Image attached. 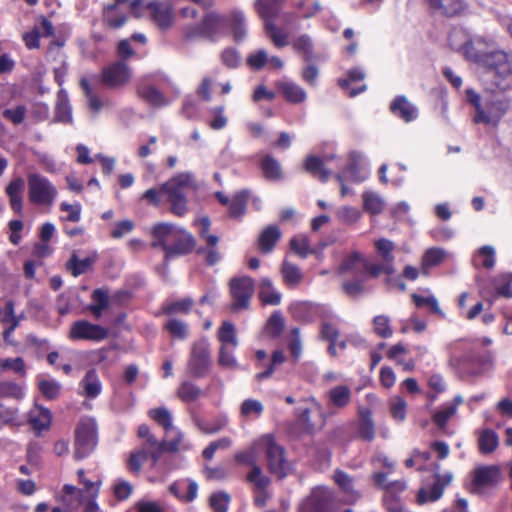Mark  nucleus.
<instances>
[{"mask_svg": "<svg viewBox=\"0 0 512 512\" xmlns=\"http://www.w3.org/2000/svg\"><path fill=\"white\" fill-rule=\"evenodd\" d=\"M194 421L199 430L205 434H216L222 431L229 422L228 417L225 415L216 417L211 423L199 418H195Z\"/></svg>", "mask_w": 512, "mask_h": 512, "instance_id": "nucleus-35", "label": "nucleus"}, {"mask_svg": "<svg viewBox=\"0 0 512 512\" xmlns=\"http://www.w3.org/2000/svg\"><path fill=\"white\" fill-rule=\"evenodd\" d=\"M181 227H178L171 223H159L155 225L152 229V235L154 237V241L152 242V247L154 248H162L164 252L167 247L174 242L175 237L179 233Z\"/></svg>", "mask_w": 512, "mask_h": 512, "instance_id": "nucleus-17", "label": "nucleus"}, {"mask_svg": "<svg viewBox=\"0 0 512 512\" xmlns=\"http://www.w3.org/2000/svg\"><path fill=\"white\" fill-rule=\"evenodd\" d=\"M293 47L296 51L303 53L305 61H310L313 58V42L309 35L303 34L295 39Z\"/></svg>", "mask_w": 512, "mask_h": 512, "instance_id": "nucleus-53", "label": "nucleus"}, {"mask_svg": "<svg viewBox=\"0 0 512 512\" xmlns=\"http://www.w3.org/2000/svg\"><path fill=\"white\" fill-rule=\"evenodd\" d=\"M510 107L511 99L507 95L503 93L487 94L484 98L483 110H480L479 114H475L473 121L496 126Z\"/></svg>", "mask_w": 512, "mask_h": 512, "instance_id": "nucleus-4", "label": "nucleus"}, {"mask_svg": "<svg viewBox=\"0 0 512 512\" xmlns=\"http://www.w3.org/2000/svg\"><path fill=\"white\" fill-rule=\"evenodd\" d=\"M449 44L461 50L467 60L486 69L494 87L501 91L512 88V56L499 49L492 39L483 36L466 39L463 30L455 29L449 35Z\"/></svg>", "mask_w": 512, "mask_h": 512, "instance_id": "nucleus-1", "label": "nucleus"}, {"mask_svg": "<svg viewBox=\"0 0 512 512\" xmlns=\"http://www.w3.org/2000/svg\"><path fill=\"white\" fill-rule=\"evenodd\" d=\"M230 292L233 298L232 311L247 309L254 293V281L251 277L243 276L230 280Z\"/></svg>", "mask_w": 512, "mask_h": 512, "instance_id": "nucleus-9", "label": "nucleus"}, {"mask_svg": "<svg viewBox=\"0 0 512 512\" xmlns=\"http://www.w3.org/2000/svg\"><path fill=\"white\" fill-rule=\"evenodd\" d=\"M260 451V445H258L257 440L248 450L235 455L237 462L251 467V471L247 475V480L253 484L255 488H263L269 486L271 483L270 478L264 475L262 469L257 464V454Z\"/></svg>", "mask_w": 512, "mask_h": 512, "instance_id": "nucleus-6", "label": "nucleus"}, {"mask_svg": "<svg viewBox=\"0 0 512 512\" xmlns=\"http://www.w3.org/2000/svg\"><path fill=\"white\" fill-rule=\"evenodd\" d=\"M29 200L39 205H51L57 194L50 181L36 173L28 175Z\"/></svg>", "mask_w": 512, "mask_h": 512, "instance_id": "nucleus-7", "label": "nucleus"}, {"mask_svg": "<svg viewBox=\"0 0 512 512\" xmlns=\"http://www.w3.org/2000/svg\"><path fill=\"white\" fill-rule=\"evenodd\" d=\"M169 334L179 340H185L189 334L188 324L176 318L169 319L165 325Z\"/></svg>", "mask_w": 512, "mask_h": 512, "instance_id": "nucleus-43", "label": "nucleus"}, {"mask_svg": "<svg viewBox=\"0 0 512 512\" xmlns=\"http://www.w3.org/2000/svg\"><path fill=\"white\" fill-rule=\"evenodd\" d=\"M332 492L325 487H317L301 505L299 512H332Z\"/></svg>", "mask_w": 512, "mask_h": 512, "instance_id": "nucleus-10", "label": "nucleus"}, {"mask_svg": "<svg viewBox=\"0 0 512 512\" xmlns=\"http://www.w3.org/2000/svg\"><path fill=\"white\" fill-rule=\"evenodd\" d=\"M281 274L283 276L285 283L288 284L289 286L298 285L302 279V274H301L300 269L296 265H294L286 260L283 261V263H282Z\"/></svg>", "mask_w": 512, "mask_h": 512, "instance_id": "nucleus-44", "label": "nucleus"}, {"mask_svg": "<svg viewBox=\"0 0 512 512\" xmlns=\"http://www.w3.org/2000/svg\"><path fill=\"white\" fill-rule=\"evenodd\" d=\"M392 114L405 122H412L418 117V109L405 96H397L390 104Z\"/></svg>", "mask_w": 512, "mask_h": 512, "instance_id": "nucleus-19", "label": "nucleus"}, {"mask_svg": "<svg viewBox=\"0 0 512 512\" xmlns=\"http://www.w3.org/2000/svg\"><path fill=\"white\" fill-rule=\"evenodd\" d=\"M499 468L497 466H484L474 470L471 491L481 493L482 489L493 487L499 480Z\"/></svg>", "mask_w": 512, "mask_h": 512, "instance_id": "nucleus-14", "label": "nucleus"}, {"mask_svg": "<svg viewBox=\"0 0 512 512\" xmlns=\"http://www.w3.org/2000/svg\"><path fill=\"white\" fill-rule=\"evenodd\" d=\"M210 366L209 344L206 340H200L192 347L189 367L194 377L205 375Z\"/></svg>", "mask_w": 512, "mask_h": 512, "instance_id": "nucleus-11", "label": "nucleus"}, {"mask_svg": "<svg viewBox=\"0 0 512 512\" xmlns=\"http://www.w3.org/2000/svg\"><path fill=\"white\" fill-rule=\"evenodd\" d=\"M261 169L265 178L270 181H279L283 178L280 162L270 155L263 157Z\"/></svg>", "mask_w": 512, "mask_h": 512, "instance_id": "nucleus-27", "label": "nucleus"}, {"mask_svg": "<svg viewBox=\"0 0 512 512\" xmlns=\"http://www.w3.org/2000/svg\"><path fill=\"white\" fill-rule=\"evenodd\" d=\"M131 78L129 67L122 61H117L103 70L102 81L110 88L126 85Z\"/></svg>", "mask_w": 512, "mask_h": 512, "instance_id": "nucleus-12", "label": "nucleus"}, {"mask_svg": "<svg viewBox=\"0 0 512 512\" xmlns=\"http://www.w3.org/2000/svg\"><path fill=\"white\" fill-rule=\"evenodd\" d=\"M196 246V240L194 236L181 228L179 233L174 239V242L167 247L165 251V259H169L174 256H181L191 253Z\"/></svg>", "mask_w": 512, "mask_h": 512, "instance_id": "nucleus-16", "label": "nucleus"}, {"mask_svg": "<svg viewBox=\"0 0 512 512\" xmlns=\"http://www.w3.org/2000/svg\"><path fill=\"white\" fill-rule=\"evenodd\" d=\"M363 208L366 212L376 215L382 212L384 207L383 199L376 193L366 191L362 195Z\"/></svg>", "mask_w": 512, "mask_h": 512, "instance_id": "nucleus-40", "label": "nucleus"}, {"mask_svg": "<svg viewBox=\"0 0 512 512\" xmlns=\"http://www.w3.org/2000/svg\"><path fill=\"white\" fill-rule=\"evenodd\" d=\"M281 237V231L275 225L266 227L259 236V248L263 253H269L273 250L275 244Z\"/></svg>", "mask_w": 512, "mask_h": 512, "instance_id": "nucleus-23", "label": "nucleus"}, {"mask_svg": "<svg viewBox=\"0 0 512 512\" xmlns=\"http://www.w3.org/2000/svg\"><path fill=\"white\" fill-rule=\"evenodd\" d=\"M24 387L14 381H0V399L20 401L24 398Z\"/></svg>", "mask_w": 512, "mask_h": 512, "instance_id": "nucleus-25", "label": "nucleus"}, {"mask_svg": "<svg viewBox=\"0 0 512 512\" xmlns=\"http://www.w3.org/2000/svg\"><path fill=\"white\" fill-rule=\"evenodd\" d=\"M56 120L62 123H71V109L68 104L67 95L59 92L56 104Z\"/></svg>", "mask_w": 512, "mask_h": 512, "instance_id": "nucleus-48", "label": "nucleus"}, {"mask_svg": "<svg viewBox=\"0 0 512 512\" xmlns=\"http://www.w3.org/2000/svg\"><path fill=\"white\" fill-rule=\"evenodd\" d=\"M375 248L382 262L393 264L395 260V256L393 254L395 244L391 240L381 238L375 242Z\"/></svg>", "mask_w": 512, "mask_h": 512, "instance_id": "nucleus-42", "label": "nucleus"}, {"mask_svg": "<svg viewBox=\"0 0 512 512\" xmlns=\"http://www.w3.org/2000/svg\"><path fill=\"white\" fill-rule=\"evenodd\" d=\"M38 388L42 395L49 399H56L61 391V384L54 379L39 378Z\"/></svg>", "mask_w": 512, "mask_h": 512, "instance_id": "nucleus-45", "label": "nucleus"}, {"mask_svg": "<svg viewBox=\"0 0 512 512\" xmlns=\"http://www.w3.org/2000/svg\"><path fill=\"white\" fill-rule=\"evenodd\" d=\"M390 320L387 316L379 315L373 320L375 333L382 338H389L392 336L393 331L389 324Z\"/></svg>", "mask_w": 512, "mask_h": 512, "instance_id": "nucleus-62", "label": "nucleus"}, {"mask_svg": "<svg viewBox=\"0 0 512 512\" xmlns=\"http://www.w3.org/2000/svg\"><path fill=\"white\" fill-rule=\"evenodd\" d=\"M446 252L442 248H429L422 257V274L428 275L432 267L439 265L445 258Z\"/></svg>", "mask_w": 512, "mask_h": 512, "instance_id": "nucleus-29", "label": "nucleus"}, {"mask_svg": "<svg viewBox=\"0 0 512 512\" xmlns=\"http://www.w3.org/2000/svg\"><path fill=\"white\" fill-rule=\"evenodd\" d=\"M95 262V257L78 258L74 252L66 263V269L71 272L74 277L86 273Z\"/></svg>", "mask_w": 512, "mask_h": 512, "instance_id": "nucleus-30", "label": "nucleus"}, {"mask_svg": "<svg viewBox=\"0 0 512 512\" xmlns=\"http://www.w3.org/2000/svg\"><path fill=\"white\" fill-rule=\"evenodd\" d=\"M432 9L443 15L453 16L463 9L462 0H429Z\"/></svg>", "mask_w": 512, "mask_h": 512, "instance_id": "nucleus-31", "label": "nucleus"}, {"mask_svg": "<svg viewBox=\"0 0 512 512\" xmlns=\"http://www.w3.org/2000/svg\"><path fill=\"white\" fill-rule=\"evenodd\" d=\"M149 415L164 428L166 435L174 431L172 416L168 409L164 407L152 409L149 411Z\"/></svg>", "mask_w": 512, "mask_h": 512, "instance_id": "nucleus-41", "label": "nucleus"}, {"mask_svg": "<svg viewBox=\"0 0 512 512\" xmlns=\"http://www.w3.org/2000/svg\"><path fill=\"white\" fill-rule=\"evenodd\" d=\"M80 86L82 87V89L85 93L89 108L92 111H94L95 113H98L101 110L103 105H102L101 100L92 91L87 79L82 78L80 81Z\"/></svg>", "mask_w": 512, "mask_h": 512, "instance_id": "nucleus-60", "label": "nucleus"}, {"mask_svg": "<svg viewBox=\"0 0 512 512\" xmlns=\"http://www.w3.org/2000/svg\"><path fill=\"white\" fill-rule=\"evenodd\" d=\"M259 298L264 304L278 305L281 302V294L274 288L269 278H262L259 283Z\"/></svg>", "mask_w": 512, "mask_h": 512, "instance_id": "nucleus-24", "label": "nucleus"}, {"mask_svg": "<svg viewBox=\"0 0 512 512\" xmlns=\"http://www.w3.org/2000/svg\"><path fill=\"white\" fill-rule=\"evenodd\" d=\"M261 451L265 454L266 464L269 472L279 479L286 477L292 470L287 461L284 448L279 445L270 434L262 436L258 440Z\"/></svg>", "mask_w": 512, "mask_h": 512, "instance_id": "nucleus-3", "label": "nucleus"}, {"mask_svg": "<svg viewBox=\"0 0 512 512\" xmlns=\"http://www.w3.org/2000/svg\"><path fill=\"white\" fill-rule=\"evenodd\" d=\"M149 458V450L140 447L133 451L128 459V466L131 472L139 473L143 462Z\"/></svg>", "mask_w": 512, "mask_h": 512, "instance_id": "nucleus-56", "label": "nucleus"}, {"mask_svg": "<svg viewBox=\"0 0 512 512\" xmlns=\"http://www.w3.org/2000/svg\"><path fill=\"white\" fill-rule=\"evenodd\" d=\"M81 386L83 387L84 395L88 398H95L100 394L101 383L95 370L87 371L81 381Z\"/></svg>", "mask_w": 512, "mask_h": 512, "instance_id": "nucleus-33", "label": "nucleus"}, {"mask_svg": "<svg viewBox=\"0 0 512 512\" xmlns=\"http://www.w3.org/2000/svg\"><path fill=\"white\" fill-rule=\"evenodd\" d=\"M218 340L221 342V346L231 345L236 348L238 345V339L236 336L235 325L230 321H224L218 330Z\"/></svg>", "mask_w": 512, "mask_h": 512, "instance_id": "nucleus-37", "label": "nucleus"}, {"mask_svg": "<svg viewBox=\"0 0 512 512\" xmlns=\"http://www.w3.org/2000/svg\"><path fill=\"white\" fill-rule=\"evenodd\" d=\"M221 61L229 69L237 68L241 62V56L239 52L234 48H226L222 51Z\"/></svg>", "mask_w": 512, "mask_h": 512, "instance_id": "nucleus-64", "label": "nucleus"}, {"mask_svg": "<svg viewBox=\"0 0 512 512\" xmlns=\"http://www.w3.org/2000/svg\"><path fill=\"white\" fill-rule=\"evenodd\" d=\"M358 431L359 436L362 439L367 441L373 440L375 436V427L370 411L365 410L360 412V422Z\"/></svg>", "mask_w": 512, "mask_h": 512, "instance_id": "nucleus-38", "label": "nucleus"}, {"mask_svg": "<svg viewBox=\"0 0 512 512\" xmlns=\"http://www.w3.org/2000/svg\"><path fill=\"white\" fill-rule=\"evenodd\" d=\"M108 330L85 320L73 323L70 330L72 339L100 341L108 337Z\"/></svg>", "mask_w": 512, "mask_h": 512, "instance_id": "nucleus-13", "label": "nucleus"}, {"mask_svg": "<svg viewBox=\"0 0 512 512\" xmlns=\"http://www.w3.org/2000/svg\"><path fill=\"white\" fill-rule=\"evenodd\" d=\"M365 259L359 252H353L347 256L342 263L339 265L337 272L339 274H346L348 272L358 273L359 264L364 265Z\"/></svg>", "mask_w": 512, "mask_h": 512, "instance_id": "nucleus-46", "label": "nucleus"}, {"mask_svg": "<svg viewBox=\"0 0 512 512\" xmlns=\"http://www.w3.org/2000/svg\"><path fill=\"white\" fill-rule=\"evenodd\" d=\"M228 24L236 43L244 41L247 37L246 20L242 11H232L229 15Z\"/></svg>", "mask_w": 512, "mask_h": 512, "instance_id": "nucleus-20", "label": "nucleus"}, {"mask_svg": "<svg viewBox=\"0 0 512 512\" xmlns=\"http://www.w3.org/2000/svg\"><path fill=\"white\" fill-rule=\"evenodd\" d=\"M177 393L183 401L192 402L202 395V390L198 386L186 381L180 385Z\"/></svg>", "mask_w": 512, "mask_h": 512, "instance_id": "nucleus-54", "label": "nucleus"}, {"mask_svg": "<svg viewBox=\"0 0 512 512\" xmlns=\"http://www.w3.org/2000/svg\"><path fill=\"white\" fill-rule=\"evenodd\" d=\"M97 445V424L94 418L84 417L75 430L74 457L77 460L89 456Z\"/></svg>", "mask_w": 512, "mask_h": 512, "instance_id": "nucleus-5", "label": "nucleus"}, {"mask_svg": "<svg viewBox=\"0 0 512 512\" xmlns=\"http://www.w3.org/2000/svg\"><path fill=\"white\" fill-rule=\"evenodd\" d=\"M263 410V404L256 399H246L240 406V413L245 418H257L262 414Z\"/></svg>", "mask_w": 512, "mask_h": 512, "instance_id": "nucleus-51", "label": "nucleus"}, {"mask_svg": "<svg viewBox=\"0 0 512 512\" xmlns=\"http://www.w3.org/2000/svg\"><path fill=\"white\" fill-rule=\"evenodd\" d=\"M342 289L349 297H357L367 292L364 285V279L354 278L352 280H346L342 283Z\"/></svg>", "mask_w": 512, "mask_h": 512, "instance_id": "nucleus-55", "label": "nucleus"}, {"mask_svg": "<svg viewBox=\"0 0 512 512\" xmlns=\"http://www.w3.org/2000/svg\"><path fill=\"white\" fill-rule=\"evenodd\" d=\"M192 306L193 300L191 298H185L165 305L163 307V312L169 316L187 314L191 310Z\"/></svg>", "mask_w": 512, "mask_h": 512, "instance_id": "nucleus-49", "label": "nucleus"}, {"mask_svg": "<svg viewBox=\"0 0 512 512\" xmlns=\"http://www.w3.org/2000/svg\"><path fill=\"white\" fill-rule=\"evenodd\" d=\"M265 30L275 46L284 47L288 44L287 34L279 29L273 22L266 21Z\"/></svg>", "mask_w": 512, "mask_h": 512, "instance_id": "nucleus-57", "label": "nucleus"}, {"mask_svg": "<svg viewBox=\"0 0 512 512\" xmlns=\"http://www.w3.org/2000/svg\"><path fill=\"white\" fill-rule=\"evenodd\" d=\"M290 247L301 258H306L312 252L309 238L304 234L294 236L290 241Z\"/></svg>", "mask_w": 512, "mask_h": 512, "instance_id": "nucleus-52", "label": "nucleus"}, {"mask_svg": "<svg viewBox=\"0 0 512 512\" xmlns=\"http://www.w3.org/2000/svg\"><path fill=\"white\" fill-rule=\"evenodd\" d=\"M224 21V17L214 11L205 14L201 20V23L204 29V33L206 34V39L215 41Z\"/></svg>", "mask_w": 512, "mask_h": 512, "instance_id": "nucleus-21", "label": "nucleus"}, {"mask_svg": "<svg viewBox=\"0 0 512 512\" xmlns=\"http://www.w3.org/2000/svg\"><path fill=\"white\" fill-rule=\"evenodd\" d=\"M8 370L13 371L20 376H24L26 374L24 360L21 357L1 359L0 374Z\"/></svg>", "mask_w": 512, "mask_h": 512, "instance_id": "nucleus-50", "label": "nucleus"}, {"mask_svg": "<svg viewBox=\"0 0 512 512\" xmlns=\"http://www.w3.org/2000/svg\"><path fill=\"white\" fill-rule=\"evenodd\" d=\"M280 90L287 101L297 104L305 101L306 92L299 85L292 82L280 84Z\"/></svg>", "mask_w": 512, "mask_h": 512, "instance_id": "nucleus-36", "label": "nucleus"}, {"mask_svg": "<svg viewBox=\"0 0 512 512\" xmlns=\"http://www.w3.org/2000/svg\"><path fill=\"white\" fill-rule=\"evenodd\" d=\"M24 188V180L16 178L12 180L6 188V193L9 196L11 208L19 213L22 210V196L21 193Z\"/></svg>", "mask_w": 512, "mask_h": 512, "instance_id": "nucleus-26", "label": "nucleus"}, {"mask_svg": "<svg viewBox=\"0 0 512 512\" xmlns=\"http://www.w3.org/2000/svg\"><path fill=\"white\" fill-rule=\"evenodd\" d=\"M184 435L177 428L174 427V431L166 435V438L162 440V445L168 452H176L181 448Z\"/></svg>", "mask_w": 512, "mask_h": 512, "instance_id": "nucleus-61", "label": "nucleus"}, {"mask_svg": "<svg viewBox=\"0 0 512 512\" xmlns=\"http://www.w3.org/2000/svg\"><path fill=\"white\" fill-rule=\"evenodd\" d=\"M137 93L148 104L155 107H162L169 103L165 96L156 87L149 84H140L138 86Z\"/></svg>", "mask_w": 512, "mask_h": 512, "instance_id": "nucleus-22", "label": "nucleus"}, {"mask_svg": "<svg viewBox=\"0 0 512 512\" xmlns=\"http://www.w3.org/2000/svg\"><path fill=\"white\" fill-rule=\"evenodd\" d=\"M93 303L89 305V311L95 318H100L103 311L109 307V293L106 289H95L92 293Z\"/></svg>", "mask_w": 512, "mask_h": 512, "instance_id": "nucleus-28", "label": "nucleus"}, {"mask_svg": "<svg viewBox=\"0 0 512 512\" xmlns=\"http://www.w3.org/2000/svg\"><path fill=\"white\" fill-rule=\"evenodd\" d=\"M478 445L480 451L484 454L493 452L498 446L497 434L490 429H485L479 437Z\"/></svg>", "mask_w": 512, "mask_h": 512, "instance_id": "nucleus-47", "label": "nucleus"}, {"mask_svg": "<svg viewBox=\"0 0 512 512\" xmlns=\"http://www.w3.org/2000/svg\"><path fill=\"white\" fill-rule=\"evenodd\" d=\"M195 223L199 226V237L206 243L205 247H200L197 250V253L204 255L207 264L214 265L221 258V254L217 249L219 238L209 232L211 222L208 217H202L196 220Z\"/></svg>", "mask_w": 512, "mask_h": 512, "instance_id": "nucleus-8", "label": "nucleus"}, {"mask_svg": "<svg viewBox=\"0 0 512 512\" xmlns=\"http://www.w3.org/2000/svg\"><path fill=\"white\" fill-rule=\"evenodd\" d=\"M19 424V411L17 408L4 407L0 404V429L5 425Z\"/></svg>", "mask_w": 512, "mask_h": 512, "instance_id": "nucleus-59", "label": "nucleus"}, {"mask_svg": "<svg viewBox=\"0 0 512 512\" xmlns=\"http://www.w3.org/2000/svg\"><path fill=\"white\" fill-rule=\"evenodd\" d=\"M453 479L452 473H445L444 475L435 473V481L430 489H420L417 502L424 504L426 502H434L441 498L444 488L451 483Z\"/></svg>", "mask_w": 512, "mask_h": 512, "instance_id": "nucleus-15", "label": "nucleus"}, {"mask_svg": "<svg viewBox=\"0 0 512 512\" xmlns=\"http://www.w3.org/2000/svg\"><path fill=\"white\" fill-rule=\"evenodd\" d=\"M305 169L322 182H326L331 175V172L324 167L322 159L316 156L306 158Z\"/></svg>", "mask_w": 512, "mask_h": 512, "instance_id": "nucleus-34", "label": "nucleus"}, {"mask_svg": "<svg viewBox=\"0 0 512 512\" xmlns=\"http://www.w3.org/2000/svg\"><path fill=\"white\" fill-rule=\"evenodd\" d=\"M328 397L332 406L344 408L351 400V390L347 386L339 385L329 390Z\"/></svg>", "mask_w": 512, "mask_h": 512, "instance_id": "nucleus-32", "label": "nucleus"}, {"mask_svg": "<svg viewBox=\"0 0 512 512\" xmlns=\"http://www.w3.org/2000/svg\"><path fill=\"white\" fill-rule=\"evenodd\" d=\"M154 22L161 29H168L172 24L173 8L170 2L152 1L147 5Z\"/></svg>", "mask_w": 512, "mask_h": 512, "instance_id": "nucleus-18", "label": "nucleus"}, {"mask_svg": "<svg viewBox=\"0 0 512 512\" xmlns=\"http://www.w3.org/2000/svg\"><path fill=\"white\" fill-rule=\"evenodd\" d=\"M363 267L366 270L367 274L373 278L378 277L382 273L387 274V275H392L395 273V268H394L393 264L384 263V262H382L380 264H372V263H368L365 260Z\"/></svg>", "mask_w": 512, "mask_h": 512, "instance_id": "nucleus-58", "label": "nucleus"}, {"mask_svg": "<svg viewBox=\"0 0 512 512\" xmlns=\"http://www.w3.org/2000/svg\"><path fill=\"white\" fill-rule=\"evenodd\" d=\"M248 197L249 194L246 190L239 191L233 196L228 205L230 217L238 218L245 213Z\"/></svg>", "mask_w": 512, "mask_h": 512, "instance_id": "nucleus-39", "label": "nucleus"}, {"mask_svg": "<svg viewBox=\"0 0 512 512\" xmlns=\"http://www.w3.org/2000/svg\"><path fill=\"white\" fill-rule=\"evenodd\" d=\"M196 187L194 175L191 172H181L161 184L170 211L177 216H184L188 211L187 190Z\"/></svg>", "mask_w": 512, "mask_h": 512, "instance_id": "nucleus-2", "label": "nucleus"}, {"mask_svg": "<svg viewBox=\"0 0 512 512\" xmlns=\"http://www.w3.org/2000/svg\"><path fill=\"white\" fill-rule=\"evenodd\" d=\"M209 502L214 512H227L230 496L225 492H218L210 496Z\"/></svg>", "mask_w": 512, "mask_h": 512, "instance_id": "nucleus-63", "label": "nucleus"}]
</instances>
